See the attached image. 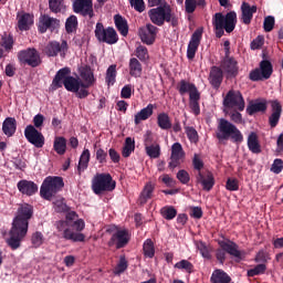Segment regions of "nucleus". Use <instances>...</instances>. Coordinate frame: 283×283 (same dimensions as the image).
<instances>
[{
	"label": "nucleus",
	"instance_id": "1",
	"mask_svg": "<svg viewBox=\"0 0 283 283\" xmlns=\"http://www.w3.org/2000/svg\"><path fill=\"white\" fill-rule=\"evenodd\" d=\"M32 216H34V207H32V205L23 203L18 208V214L13 219L9 232L10 237L7 240V244L12 251H17V249L21 247V242H23L24 238L28 235Z\"/></svg>",
	"mask_w": 283,
	"mask_h": 283
},
{
	"label": "nucleus",
	"instance_id": "2",
	"mask_svg": "<svg viewBox=\"0 0 283 283\" xmlns=\"http://www.w3.org/2000/svg\"><path fill=\"white\" fill-rule=\"evenodd\" d=\"M70 74H72V70L70 67L60 69L53 77L51 90L56 91L64 86L66 92H72L74 94V92H78L81 87H85V84L81 78L74 77Z\"/></svg>",
	"mask_w": 283,
	"mask_h": 283
},
{
	"label": "nucleus",
	"instance_id": "3",
	"mask_svg": "<svg viewBox=\"0 0 283 283\" xmlns=\"http://www.w3.org/2000/svg\"><path fill=\"white\" fill-rule=\"evenodd\" d=\"M238 25V13L229 11L227 14L217 12L212 15V27L217 39H222L224 32L231 34Z\"/></svg>",
	"mask_w": 283,
	"mask_h": 283
},
{
	"label": "nucleus",
	"instance_id": "4",
	"mask_svg": "<svg viewBox=\"0 0 283 283\" xmlns=\"http://www.w3.org/2000/svg\"><path fill=\"white\" fill-rule=\"evenodd\" d=\"M148 17L154 25L163 28L165 23H170L172 28H178L180 21L178 15L171 10V6L165 3L148 11Z\"/></svg>",
	"mask_w": 283,
	"mask_h": 283
},
{
	"label": "nucleus",
	"instance_id": "5",
	"mask_svg": "<svg viewBox=\"0 0 283 283\" xmlns=\"http://www.w3.org/2000/svg\"><path fill=\"white\" fill-rule=\"evenodd\" d=\"M216 136L219 143H224V140H231L235 145L244 143V135L240 128L224 118L219 119Z\"/></svg>",
	"mask_w": 283,
	"mask_h": 283
},
{
	"label": "nucleus",
	"instance_id": "6",
	"mask_svg": "<svg viewBox=\"0 0 283 283\" xmlns=\"http://www.w3.org/2000/svg\"><path fill=\"white\" fill-rule=\"evenodd\" d=\"M91 187L95 196H103L116 189V181L109 172H97L92 179Z\"/></svg>",
	"mask_w": 283,
	"mask_h": 283
},
{
	"label": "nucleus",
	"instance_id": "7",
	"mask_svg": "<svg viewBox=\"0 0 283 283\" xmlns=\"http://www.w3.org/2000/svg\"><path fill=\"white\" fill-rule=\"evenodd\" d=\"M64 187L65 182L63 181V177L49 176L42 182L40 196L44 200H52L59 191H63Z\"/></svg>",
	"mask_w": 283,
	"mask_h": 283
},
{
	"label": "nucleus",
	"instance_id": "8",
	"mask_svg": "<svg viewBox=\"0 0 283 283\" xmlns=\"http://www.w3.org/2000/svg\"><path fill=\"white\" fill-rule=\"evenodd\" d=\"M219 247L221 249H218L216 251V258L220 264H224L227 260V253L229 255H232L233 258H237L238 260H242V252L239 250L240 247L238 243L228 240V241H219Z\"/></svg>",
	"mask_w": 283,
	"mask_h": 283
},
{
	"label": "nucleus",
	"instance_id": "9",
	"mask_svg": "<svg viewBox=\"0 0 283 283\" xmlns=\"http://www.w3.org/2000/svg\"><path fill=\"white\" fill-rule=\"evenodd\" d=\"M95 38L99 43H106L107 45H116L118 43V33L113 27L103 25V22H97L95 25Z\"/></svg>",
	"mask_w": 283,
	"mask_h": 283
},
{
	"label": "nucleus",
	"instance_id": "10",
	"mask_svg": "<svg viewBox=\"0 0 283 283\" xmlns=\"http://www.w3.org/2000/svg\"><path fill=\"white\" fill-rule=\"evenodd\" d=\"M18 61L20 65H29V67H39L43 63L41 53L35 48L19 51Z\"/></svg>",
	"mask_w": 283,
	"mask_h": 283
},
{
	"label": "nucleus",
	"instance_id": "11",
	"mask_svg": "<svg viewBox=\"0 0 283 283\" xmlns=\"http://www.w3.org/2000/svg\"><path fill=\"white\" fill-rule=\"evenodd\" d=\"M273 75V64L269 60H262L259 67L252 70L249 74L250 81L258 83L260 81H269Z\"/></svg>",
	"mask_w": 283,
	"mask_h": 283
},
{
	"label": "nucleus",
	"instance_id": "12",
	"mask_svg": "<svg viewBox=\"0 0 283 283\" xmlns=\"http://www.w3.org/2000/svg\"><path fill=\"white\" fill-rule=\"evenodd\" d=\"M70 50V44H67V40H62V42L59 41H51L49 42L43 52L49 59L61 56V59H65L67 56V51Z\"/></svg>",
	"mask_w": 283,
	"mask_h": 283
},
{
	"label": "nucleus",
	"instance_id": "13",
	"mask_svg": "<svg viewBox=\"0 0 283 283\" xmlns=\"http://www.w3.org/2000/svg\"><path fill=\"white\" fill-rule=\"evenodd\" d=\"M55 227L60 233H62V238L64 240H69L70 242H85V234L74 232L72 228H70V222L67 221H56Z\"/></svg>",
	"mask_w": 283,
	"mask_h": 283
},
{
	"label": "nucleus",
	"instance_id": "14",
	"mask_svg": "<svg viewBox=\"0 0 283 283\" xmlns=\"http://www.w3.org/2000/svg\"><path fill=\"white\" fill-rule=\"evenodd\" d=\"M107 233H113L109 241L108 247H115V249H125L127 244H129V231L127 230H116V229H107Z\"/></svg>",
	"mask_w": 283,
	"mask_h": 283
},
{
	"label": "nucleus",
	"instance_id": "15",
	"mask_svg": "<svg viewBox=\"0 0 283 283\" xmlns=\"http://www.w3.org/2000/svg\"><path fill=\"white\" fill-rule=\"evenodd\" d=\"M223 106L227 108L235 107L239 112H244V97L240 91L230 90L223 98Z\"/></svg>",
	"mask_w": 283,
	"mask_h": 283
},
{
	"label": "nucleus",
	"instance_id": "16",
	"mask_svg": "<svg viewBox=\"0 0 283 283\" xmlns=\"http://www.w3.org/2000/svg\"><path fill=\"white\" fill-rule=\"evenodd\" d=\"M61 28V20L52 18L49 14H41L38 22V31L40 34H45L48 30L54 32Z\"/></svg>",
	"mask_w": 283,
	"mask_h": 283
},
{
	"label": "nucleus",
	"instance_id": "17",
	"mask_svg": "<svg viewBox=\"0 0 283 283\" xmlns=\"http://www.w3.org/2000/svg\"><path fill=\"white\" fill-rule=\"evenodd\" d=\"M24 138L28 143L34 145L38 149H41L45 145V137L43 133L39 132L33 125H28L24 129Z\"/></svg>",
	"mask_w": 283,
	"mask_h": 283
},
{
	"label": "nucleus",
	"instance_id": "18",
	"mask_svg": "<svg viewBox=\"0 0 283 283\" xmlns=\"http://www.w3.org/2000/svg\"><path fill=\"white\" fill-rule=\"evenodd\" d=\"M73 12L81 14V17L94 18V2L93 0H74Z\"/></svg>",
	"mask_w": 283,
	"mask_h": 283
},
{
	"label": "nucleus",
	"instance_id": "19",
	"mask_svg": "<svg viewBox=\"0 0 283 283\" xmlns=\"http://www.w3.org/2000/svg\"><path fill=\"white\" fill-rule=\"evenodd\" d=\"M202 28H199L192 33L187 49L188 61H193V59H196V52H198L200 41H202Z\"/></svg>",
	"mask_w": 283,
	"mask_h": 283
},
{
	"label": "nucleus",
	"instance_id": "20",
	"mask_svg": "<svg viewBox=\"0 0 283 283\" xmlns=\"http://www.w3.org/2000/svg\"><path fill=\"white\" fill-rule=\"evenodd\" d=\"M185 161V150L182 149V145L180 143H175L171 146V155L170 161L168 164L169 169H176V167H180Z\"/></svg>",
	"mask_w": 283,
	"mask_h": 283
},
{
	"label": "nucleus",
	"instance_id": "21",
	"mask_svg": "<svg viewBox=\"0 0 283 283\" xmlns=\"http://www.w3.org/2000/svg\"><path fill=\"white\" fill-rule=\"evenodd\" d=\"M220 69L222 72H224V74H227V78H235L240 70L238 66V61L229 55L223 57L220 64Z\"/></svg>",
	"mask_w": 283,
	"mask_h": 283
},
{
	"label": "nucleus",
	"instance_id": "22",
	"mask_svg": "<svg viewBox=\"0 0 283 283\" xmlns=\"http://www.w3.org/2000/svg\"><path fill=\"white\" fill-rule=\"evenodd\" d=\"M157 34L158 28L151 23H147L145 28L139 29V36L146 45H154Z\"/></svg>",
	"mask_w": 283,
	"mask_h": 283
},
{
	"label": "nucleus",
	"instance_id": "23",
	"mask_svg": "<svg viewBox=\"0 0 283 283\" xmlns=\"http://www.w3.org/2000/svg\"><path fill=\"white\" fill-rule=\"evenodd\" d=\"M196 182L197 185H201L203 191H211L216 185V178L213 177V172L207 171H199L196 175Z\"/></svg>",
	"mask_w": 283,
	"mask_h": 283
},
{
	"label": "nucleus",
	"instance_id": "24",
	"mask_svg": "<svg viewBox=\"0 0 283 283\" xmlns=\"http://www.w3.org/2000/svg\"><path fill=\"white\" fill-rule=\"evenodd\" d=\"M272 113L269 116V125L272 129H275L282 118V103L277 99L270 101Z\"/></svg>",
	"mask_w": 283,
	"mask_h": 283
},
{
	"label": "nucleus",
	"instance_id": "25",
	"mask_svg": "<svg viewBox=\"0 0 283 283\" xmlns=\"http://www.w3.org/2000/svg\"><path fill=\"white\" fill-rule=\"evenodd\" d=\"M208 81L213 90H220L222 81H224V72L220 66H211Z\"/></svg>",
	"mask_w": 283,
	"mask_h": 283
},
{
	"label": "nucleus",
	"instance_id": "26",
	"mask_svg": "<svg viewBox=\"0 0 283 283\" xmlns=\"http://www.w3.org/2000/svg\"><path fill=\"white\" fill-rule=\"evenodd\" d=\"M80 76L82 78L84 87H92L96 83V77H94V70L92 66L85 64L78 69Z\"/></svg>",
	"mask_w": 283,
	"mask_h": 283
},
{
	"label": "nucleus",
	"instance_id": "27",
	"mask_svg": "<svg viewBox=\"0 0 283 283\" xmlns=\"http://www.w3.org/2000/svg\"><path fill=\"white\" fill-rule=\"evenodd\" d=\"M18 191L23 196H34V193L39 192V186L34 184V181L22 179L17 185Z\"/></svg>",
	"mask_w": 283,
	"mask_h": 283
},
{
	"label": "nucleus",
	"instance_id": "28",
	"mask_svg": "<svg viewBox=\"0 0 283 283\" xmlns=\"http://www.w3.org/2000/svg\"><path fill=\"white\" fill-rule=\"evenodd\" d=\"M258 12V7L249 4L248 2H243L241 4V21L244 25H251V21H253V14Z\"/></svg>",
	"mask_w": 283,
	"mask_h": 283
},
{
	"label": "nucleus",
	"instance_id": "29",
	"mask_svg": "<svg viewBox=\"0 0 283 283\" xmlns=\"http://www.w3.org/2000/svg\"><path fill=\"white\" fill-rule=\"evenodd\" d=\"M18 29L20 32H28L31 25H34V15L30 13H21L17 15Z\"/></svg>",
	"mask_w": 283,
	"mask_h": 283
},
{
	"label": "nucleus",
	"instance_id": "30",
	"mask_svg": "<svg viewBox=\"0 0 283 283\" xmlns=\"http://www.w3.org/2000/svg\"><path fill=\"white\" fill-rule=\"evenodd\" d=\"M177 90H178L180 96H185V94L189 93V98H191L192 94H200V92L198 91V87L196 86V84L189 83L186 80H181L178 83Z\"/></svg>",
	"mask_w": 283,
	"mask_h": 283
},
{
	"label": "nucleus",
	"instance_id": "31",
	"mask_svg": "<svg viewBox=\"0 0 283 283\" xmlns=\"http://www.w3.org/2000/svg\"><path fill=\"white\" fill-rule=\"evenodd\" d=\"M2 132L8 138H12L17 134V119L14 117H7L2 123Z\"/></svg>",
	"mask_w": 283,
	"mask_h": 283
},
{
	"label": "nucleus",
	"instance_id": "32",
	"mask_svg": "<svg viewBox=\"0 0 283 283\" xmlns=\"http://www.w3.org/2000/svg\"><path fill=\"white\" fill-rule=\"evenodd\" d=\"M154 108H155L154 104H148L140 112H138L135 115V119H134L135 125H140L142 120H147L148 118H151V116H154Z\"/></svg>",
	"mask_w": 283,
	"mask_h": 283
},
{
	"label": "nucleus",
	"instance_id": "33",
	"mask_svg": "<svg viewBox=\"0 0 283 283\" xmlns=\"http://www.w3.org/2000/svg\"><path fill=\"white\" fill-rule=\"evenodd\" d=\"M248 148L252 154H262V146L258 138V133L252 132L248 136Z\"/></svg>",
	"mask_w": 283,
	"mask_h": 283
},
{
	"label": "nucleus",
	"instance_id": "34",
	"mask_svg": "<svg viewBox=\"0 0 283 283\" xmlns=\"http://www.w3.org/2000/svg\"><path fill=\"white\" fill-rule=\"evenodd\" d=\"M268 106H266V101H255V102H251L248 107H247V114H249V116H253V114H258L260 112L264 113L266 112Z\"/></svg>",
	"mask_w": 283,
	"mask_h": 283
},
{
	"label": "nucleus",
	"instance_id": "35",
	"mask_svg": "<svg viewBox=\"0 0 283 283\" xmlns=\"http://www.w3.org/2000/svg\"><path fill=\"white\" fill-rule=\"evenodd\" d=\"M115 28L118 30L122 36H127L129 34V25L127 24V20L124 19L123 15L116 14L114 15Z\"/></svg>",
	"mask_w": 283,
	"mask_h": 283
},
{
	"label": "nucleus",
	"instance_id": "36",
	"mask_svg": "<svg viewBox=\"0 0 283 283\" xmlns=\"http://www.w3.org/2000/svg\"><path fill=\"white\" fill-rule=\"evenodd\" d=\"M128 67H129V74L134 78H139V76L143 75V64H140V61H138V59L132 57L129 60Z\"/></svg>",
	"mask_w": 283,
	"mask_h": 283
},
{
	"label": "nucleus",
	"instance_id": "37",
	"mask_svg": "<svg viewBox=\"0 0 283 283\" xmlns=\"http://www.w3.org/2000/svg\"><path fill=\"white\" fill-rule=\"evenodd\" d=\"M90 149H84L80 156L78 166H77V174L81 176L87 167H90V158H91Z\"/></svg>",
	"mask_w": 283,
	"mask_h": 283
},
{
	"label": "nucleus",
	"instance_id": "38",
	"mask_svg": "<svg viewBox=\"0 0 283 283\" xmlns=\"http://www.w3.org/2000/svg\"><path fill=\"white\" fill-rule=\"evenodd\" d=\"M135 149H136V140H134V138L132 137H126L124 142V146L122 148L123 158H129V156L134 154Z\"/></svg>",
	"mask_w": 283,
	"mask_h": 283
},
{
	"label": "nucleus",
	"instance_id": "39",
	"mask_svg": "<svg viewBox=\"0 0 283 283\" xmlns=\"http://www.w3.org/2000/svg\"><path fill=\"white\" fill-rule=\"evenodd\" d=\"M157 125L159 129H164L165 132H168V129H171V117H169V114L159 113L157 115Z\"/></svg>",
	"mask_w": 283,
	"mask_h": 283
},
{
	"label": "nucleus",
	"instance_id": "40",
	"mask_svg": "<svg viewBox=\"0 0 283 283\" xmlns=\"http://www.w3.org/2000/svg\"><path fill=\"white\" fill-rule=\"evenodd\" d=\"M155 189H156V186H154V184L151 182L146 184L139 197L140 205H146L147 200H151V196Z\"/></svg>",
	"mask_w": 283,
	"mask_h": 283
},
{
	"label": "nucleus",
	"instance_id": "41",
	"mask_svg": "<svg viewBox=\"0 0 283 283\" xmlns=\"http://www.w3.org/2000/svg\"><path fill=\"white\" fill-rule=\"evenodd\" d=\"M53 149L59 156H64L67 151V139L65 137H56L53 143Z\"/></svg>",
	"mask_w": 283,
	"mask_h": 283
},
{
	"label": "nucleus",
	"instance_id": "42",
	"mask_svg": "<svg viewBox=\"0 0 283 283\" xmlns=\"http://www.w3.org/2000/svg\"><path fill=\"white\" fill-rule=\"evenodd\" d=\"M49 10L53 12V14H59L65 10L64 0H49Z\"/></svg>",
	"mask_w": 283,
	"mask_h": 283
},
{
	"label": "nucleus",
	"instance_id": "43",
	"mask_svg": "<svg viewBox=\"0 0 283 283\" xmlns=\"http://www.w3.org/2000/svg\"><path fill=\"white\" fill-rule=\"evenodd\" d=\"M76 30H78V18H76V15H71L66 19L65 31L67 34H73Z\"/></svg>",
	"mask_w": 283,
	"mask_h": 283
},
{
	"label": "nucleus",
	"instance_id": "44",
	"mask_svg": "<svg viewBox=\"0 0 283 283\" xmlns=\"http://www.w3.org/2000/svg\"><path fill=\"white\" fill-rule=\"evenodd\" d=\"M116 75H117L116 64L109 65L108 69L106 70V76H105V82L108 87H112V85L116 83Z\"/></svg>",
	"mask_w": 283,
	"mask_h": 283
},
{
	"label": "nucleus",
	"instance_id": "45",
	"mask_svg": "<svg viewBox=\"0 0 283 283\" xmlns=\"http://www.w3.org/2000/svg\"><path fill=\"white\" fill-rule=\"evenodd\" d=\"M160 213L165 220H174L178 216V210L174 206H165L160 209Z\"/></svg>",
	"mask_w": 283,
	"mask_h": 283
},
{
	"label": "nucleus",
	"instance_id": "46",
	"mask_svg": "<svg viewBox=\"0 0 283 283\" xmlns=\"http://www.w3.org/2000/svg\"><path fill=\"white\" fill-rule=\"evenodd\" d=\"M143 251L145 258H154L156 255V248L154 247V241L151 239H147L143 244Z\"/></svg>",
	"mask_w": 283,
	"mask_h": 283
},
{
	"label": "nucleus",
	"instance_id": "47",
	"mask_svg": "<svg viewBox=\"0 0 283 283\" xmlns=\"http://www.w3.org/2000/svg\"><path fill=\"white\" fill-rule=\"evenodd\" d=\"M128 268H129V262H127V258H125V255H120L119 261L114 269V274L122 275V273H125L126 269Z\"/></svg>",
	"mask_w": 283,
	"mask_h": 283
},
{
	"label": "nucleus",
	"instance_id": "48",
	"mask_svg": "<svg viewBox=\"0 0 283 283\" xmlns=\"http://www.w3.org/2000/svg\"><path fill=\"white\" fill-rule=\"evenodd\" d=\"M135 56L142 61V63H145L149 59V51L147 50V46L139 44L135 50Z\"/></svg>",
	"mask_w": 283,
	"mask_h": 283
},
{
	"label": "nucleus",
	"instance_id": "49",
	"mask_svg": "<svg viewBox=\"0 0 283 283\" xmlns=\"http://www.w3.org/2000/svg\"><path fill=\"white\" fill-rule=\"evenodd\" d=\"M190 101V108L192 109L193 114L198 116L200 114V93L192 94L189 97Z\"/></svg>",
	"mask_w": 283,
	"mask_h": 283
},
{
	"label": "nucleus",
	"instance_id": "50",
	"mask_svg": "<svg viewBox=\"0 0 283 283\" xmlns=\"http://www.w3.org/2000/svg\"><path fill=\"white\" fill-rule=\"evenodd\" d=\"M0 43L6 52H11L14 48V36L12 34L3 35Z\"/></svg>",
	"mask_w": 283,
	"mask_h": 283
},
{
	"label": "nucleus",
	"instance_id": "51",
	"mask_svg": "<svg viewBox=\"0 0 283 283\" xmlns=\"http://www.w3.org/2000/svg\"><path fill=\"white\" fill-rule=\"evenodd\" d=\"M264 273H266V264L261 263L248 270L247 275L248 277H255V275H264Z\"/></svg>",
	"mask_w": 283,
	"mask_h": 283
},
{
	"label": "nucleus",
	"instance_id": "52",
	"mask_svg": "<svg viewBox=\"0 0 283 283\" xmlns=\"http://www.w3.org/2000/svg\"><path fill=\"white\" fill-rule=\"evenodd\" d=\"M44 241H45V237H43L42 232L36 231L31 235V243L33 249H39Z\"/></svg>",
	"mask_w": 283,
	"mask_h": 283
},
{
	"label": "nucleus",
	"instance_id": "53",
	"mask_svg": "<svg viewBox=\"0 0 283 283\" xmlns=\"http://www.w3.org/2000/svg\"><path fill=\"white\" fill-rule=\"evenodd\" d=\"M175 269H179L180 271H186V273H193V263L181 260L175 264Z\"/></svg>",
	"mask_w": 283,
	"mask_h": 283
},
{
	"label": "nucleus",
	"instance_id": "54",
	"mask_svg": "<svg viewBox=\"0 0 283 283\" xmlns=\"http://www.w3.org/2000/svg\"><path fill=\"white\" fill-rule=\"evenodd\" d=\"M145 149L149 158H160V145L155 144L153 146H147Z\"/></svg>",
	"mask_w": 283,
	"mask_h": 283
},
{
	"label": "nucleus",
	"instance_id": "55",
	"mask_svg": "<svg viewBox=\"0 0 283 283\" xmlns=\"http://www.w3.org/2000/svg\"><path fill=\"white\" fill-rule=\"evenodd\" d=\"M185 132L190 143H198V130L192 126H185Z\"/></svg>",
	"mask_w": 283,
	"mask_h": 283
},
{
	"label": "nucleus",
	"instance_id": "56",
	"mask_svg": "<svg viewBox=\"0 0 283 283\" xmlns=\"http://www.w3.org/2000/svg\"><path fill=\"white\" fill-rule=\"evenodd\" d=\"M275 28V18L273 15H268L263 22L264 32H272Z\"/></svg>",
	"mask_w": 283,
	"mask_h": 283
},
{
	"label": "nucleus",
	"instance_id": "57",
	"mask_svg": "<svg viewBox=\"0 0 283 283\" xmlns=\"http://www.w3.org/2000/svg\"><path fill=\"white\" fill-rule=\"evenodd\" d=\"M177 180H179L181 185H189L191 177L189 176V172L187 170L181 169L177 172Z\"/></svg>",
	"mask_w": 283,
	"mask_h": 283
},
{
	"label": "nucleus",
	"instance_id": "58",
	"mask_svg": "<svg viewBox=\"0 0 283 283\" xmlns=\"http://www.w3.org/2000/svg\"><path fill=\"white\" fill-rule=\"evenodd\" d=\"M226 189L228 191H238L240 189V182L238 181V179L228 178L226 182Z\"/></svg>",
	"mask_w": 283,
	"mask_h": 283
},
{
	"label": "nucleus",
	"instance_id": "59",
	"mask_svg": "<svg viewBox=\"0 0 283 283\" xmlns=\"http://www.w3.org/2000/svg\"><path fill=\"white\" fill-rule=\"evenodd\" d=\"M96 160L99 163V165L107 164V151H105L103 148H98L96 150Z\"/></svg>",
	"mask_w": 283,
	"mask_h": 283
},
{
	"label": "nucleus",
	"instance_id": "60",
	"mask_svg": "<svg viewBox=\"0 0 283 283\" xmlns=\"http://www.w3.org/2000/svg\"><path fill=\"white\" fill-rule=\"evenodd\" d=\"M271 171L273 174H282L283 171V160L280 158L274 159L272 166H271Z\"/></svg>",
	"mask_w": 283,
	"mask_h": 283
},
{
	"label": "nucleus",
	"instance_id": "61",
	"mask_svg": "<svg viewBox=\"0 0 283 283\" xmlns=\"http://www.w3.org/2000/svg\"><path fill=\"white\" fill-rule=\"evenodd\" d=\"M129 3L136 12H145V1L144 0H129Z\"/></svg>",
	"mask_w": 283,
	"mask_h": 283
},
{
	"label": "nucleus",
	"instance_id": "62",
	"mask_svg": "<svg viewBox=\"0 0 283 283\" xmlns=\"http://www.w3.org/2000/svg\"><path fill=\"white\" fill-rule=\"evenodd\" d=\"M91 86H80V88H77V91H75L73 94L76 95L77 98H87V96H90V91L87 88H90Z\"/></svg>",
	"mask_w": 283,
	"mask_h": 283
},
{
	"label": "nucleus",
	"instance_id": "63",
	"mask_svg": "<svg viewBox=\"0 0 283 283\" xmlns=\"http://www.w3.org/2000/svg\"><path fill=\"white\" fill-rule=\"evenodd\" d=\"M264 45V36L259 35L251 42V50H260Z\"/></svg>",
	"mask_w": 283,
	"mask_h": 283
},
{
	"label": "nucleus",
	"instance_id": "64",
	"mask_svg": "<svg viewBox=\"0 0 283 283\" xmlns=\"http://www.w3.org/2000/svg\"><path fill=\"white\" fill-rule=\"evenodd\" d=\"M132 84L125 85L120 91V98H132Z\"/></svg>",
	"mask_w": 283,
	"mask_h": 283
}]
</instances>
